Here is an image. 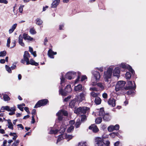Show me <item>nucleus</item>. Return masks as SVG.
Segmentation results:
<instances>
[{
  "instance_id": "nucleus-13",
  "label": "nucleus",
  "mask_w": 146,
  "mask_h": 146,
  "mask_svg": "<svg viewBox=\"0 0 146 146\" xmlns=\"http://www.w3.org/2000/svg\"><path fill=\"white\" fill-rule=\"evenodd\" d=\"M75 74V73L74 72H69L66 74L65 78L69 80H71Z\"/></svg>"
},
{
  "instance_id": "nucleus-42",
  "label": "nucleus",
  "mask_w": 146,
  "mask_h": 146,
  "mask_svg": "<svg viewBox=\"0 0 146 146\" xmlns=\"http://www.w3.org/2000/svg\"><path fill=\"white\" fill-rule=\"evenodd\" d=\"M3 98L5 101H9L10 100V98L6 94H4L3 96Z\"/></svg>"
},
{
  "instance_id": "nucleus-60",
  "label": "nucleus",
  "mask_w": 146,
  "mask_h": 146,
  "mask_svg": "<svg viewBox=\"0 0 146 146\" xmlns=\"http://www.w3.org/2000/svg\"><path fill=\"white\" fill-rule=\"evenodd\" d=\"M71 97V96H68L67 97L65 98L64 100V101L67 102L68 101L69 99H70Z\"/></svg>"
},
{
  "instance_id": "nucleus-51",
  "label": "nucleus",
  "mask_w": 146,
  "mask_h": 146,
  "mask_svg": "<svg viewBox=\"0 0 146 146\" xmlns=\"http://www.w3.org/2000/svg\"><path fill=\"white\" fill-rule=\"evenodd\" d=\"M128 65L126 64H125L122 63L121 64V67L124 69H126L127 68Z\"/></svg>"
},
{
  "instance_id": "nucleus-54",
  "label": "nucleus",
  "mask_w": 146,
  "mask_h": 146,
  "mask_svg": "<svg viewBox=\"0 0 146 146\" xmlns=\"http://www.w3.org/2000/svg\"><path fill=\"white\" fill-rule=\"evenodd\" d=\"M92 96L95 97V98L96 97H98V94L97 93H96L94 92H92Z\"/></svg>"
},
{
  "instance_id": "nucleus-59",
  "label": "nucleus",
  "mask_w": 146,
  "mask_h": 146,
  "mask_svg": "<svg viewBox=\"0 0 146 146\" xmlns=\"http://www.w3.org/2000/svg\"><path fill=\"white\" fill-rule=\"evenodd\" d=\"M127 84L128 85V86H133V84L132 81H128L127 82ZM135 86V85H134Z\"/></svg>"
},
{
  "instance_id": "nucleus-44",
  "label": "nucleus",
  "mask_w": 146,
  "mask_h": 146,
  "mask_svg": "<svg viewBox=\"0 0 146 146\" xmlns=\"http://www.w3.org/2000/svg\"><path fill=\"white\" fill-rule=\"evenodd\" d=\"M62 74V77L60 78L61 79V83L60 84L61 85V86H64L62 85V84L65 81V79L64 78V74H63V73H61Z\"/></svg>"
},
{
  "instance_id": "nucleus-31",
  "label": "nucleus",
  "mask_w": 146,
  "mask_h": 146,
  "mask_svg": "<svg viewBox=\"0 0 146 146\" xmlns=\"http://www.w3.org/2000/svg\"><path fill=\"white\" fill-rule=\"evenodd\" d=\"M126 69H127L129 72H131L132 74H135V71L134 70L132 69V67L130 65H128Z\"/></svg>"
},
{
  "instance_id": "nucleus-63",
  "label": "nucleus",
  "mask_w": 146,
  "mask_h": 146,
  "mask_svg": "<svg viewBox=\"0 0 146 146\" xmlns=\"http://www.w3.org/2000/svg\"><path fill=\"white\" fill-rule=\"evenodd\" d=\"M86 78H87V77L86 76H82L81 78V81H83L85 80L86 79Z\"/></svg>"
},
{
  "instance_id": "nucleus-19",
  "label": "nucleus",
  "mask_w": 146,
  "mask_h": 146,
  "mask_svg": "<svg viewBox=\"0 0 146 146\" xmlns=\"http://www.w3.org/2000/svg\"><path fill=\"white\" fill-rule=\"evenodd\" d=\"M60 0H54L51 4L52 8H55L59 3Z\"/></svg>"
},
{
  "instance_id": "nucleus-8",
  "label": "nucleus",
  "mask_w": 146,
  "mask_h": 146,
  "mask_svg": "<svg viewBox=\"0 0 146 146\" xmlns=\"http://www.w3.org/2000/svg\"><path fill=\"white\" fill-rule=\"evenodd\" d=\"M30 57V55L27 51L25 52L23 55V59L21 60V62L23 64L25 63V62L26 63L29 60V58Z\"/></svg>"
},
{
  "instance_id": "nucleus-7",
  "label": "nucleus",
  "mask_w": 146,
  "mask_h": 146,
  "mask_svg": "<svg viewBox=\"0 0 146 146\" xmlns=\"http://www.w3.org/2000/svg\"><path fill=\"white\" fill-rule=\"evenodd\" d=\"M48 102V101L47 99H44L39 100L36 104L34 108H37L45 105Z\"/></svg>"
},
{
  "instance_id": "nucleus-48",
  "label": "nucleus",
  "mask_w": 146,
  "mask_h": 146,
  "mask_svg": "<svg viewBox=\"0 0 146 146\" xmlns=\"http://www.w3.org/2000/svg\"><path fill=\"white\" fill-rule=\"evenodd\" d=\"M6 52L5 51H1L0 52V57L4 56H6Z\"/></svg>"
},
{
  "instance_id": "nucleus-37",
  "label": "nucleus",
  "mask_w": 146,
  "mask_h": 146,
  "mask_svg": "<svg viewBox=\"0 0 146 146\" xmlns=\"http://www.w3.org/2000/svg\"><path fill=\"white\" fill-rule=\"evenodd\" d=\"M36 24L38 25H41L43 23V21L39 18L37 19L36 20Z\"/></svg>"
},
{
  "instance_id": "nucleus-52",
  "label": "nucleus",
  "mask_w": 146,
  "mask_h": 146,
  "mask_svg": "<svg viewBox=\"0 0 146 146\" xmlns=\"http://www.w3.org/2000/svg\"><path fill=\"white\" fill-rule=\"evenodd\" d=\"M16 43L15 40H14L13 42H12L11 43L10 48H12L14 47L16 45Z\"/></svg>"
},
{
  "instance_id": "nucleus-15",
  "label": "nucleus",
  "mask_w": 146,
  "mask_h": 146,
  "mask_svg": "<svg viewBox=\"0 0 146 146\" xmlns=\"http://www.w3.org/2000/svg\"><path fill=\"white\" fill-rule=\"evenodd\" d=\"M57 54L56 52H54L51 49H49L48 52V56L51 58H54V55H56Z\"/></svg>"
},
{
  "instance_id": "nucleus-6",
  "label": "nucleus",
  "mask_w": 146,
  "mask_h": 146,
  "mask_svg": "<svg viewBox=\"0 0 146 146\" xmlns=\"http://www.w3.org/2000/svg\"><path fill=\"white\" fill-rule=\"evenodd\" d=\"M56 115L58 116V119L61 120L62 119L63 116H67L68 113L66 111L61 110L58 112Z\"/></svg>"
},
{
  "instance_id": "nucleus-28",
  "label": "nucleus",
  "mask_w": 146,
  "mask_h": 146,
  "mask_svg": "<svg viewBox=\"0 0 146 146\" xmlns=\"http://www.w3.org/2000/svg\"><path fill=\"white\" fill-rule=\"evenodd\" d=\"M101 102V100L99 97H96L94 100V102L96 105L100 104Z\"/></svg>"
},
{
  "instance_id": "nucleus-41",
  "label": "nucleus",
  "mask_w": 146,
  "mask_h": 146,
  "mask_svg": "<svg viewBox=\"0 0 146 146\" xmlns=\"http://www.w3.org/2000/svg\"><path fill=\"white\" fill-rule=\"evenodd\" d=\"M125 75L126 78L128 80L130 79L131 77V74L129 72H126Z\"/></svg>"
},
{
  "instance_id": "nucleus-5",
  "label": "nucleus",
  "mask_w": 146,
  "mask_h": 146,
  "mask_svg": "<svg viewBox=\"0 0 146 146\" xmlns=\"http://www.w3.org/2000/svg\"><path fill=\"white\" fill-rule=\"evenodd\" d=\"M94 143L95 146H105L103 139L99 137H97L95 139Z\"/></svg>"
},
{
  "instance_id": "nucleus-23",
  "label": "nucleus",
  "mask_w": 146,
  "mask_h": 146,
  "mask_svg": "<svg viewBox=\"0 0 146 146\" xmlns=\"http://www.w3.org/2000/svg\"><path fill=\"white\" fill-rule=\"evenodd\" d=\"M17 24L15 23L13 24L11 28L9 30V34L12 33L16 28L17 27Z\"/></svg>"
},
{
  "instance_id": "nucleus-18",
  "label": "nucleus",
  "mask_w": 146,
  "mask_h": 146,
  "mask_svg": "<svg viewBox=\"0 0 146 146\" xmlns=\"http://www.w3.org/2000/svg\"><path fill=\"white\" fill-rule=\"evenodd\" d=\"M23 36L24 39L25 40H28L31 41L33 40V38L28 35L27 34H24L23 35Z\"/></svg>"
},
{
  "instance_id": "nucleus-62",
  "label": "nucleus",
  "mask_w": 146,
  "mask_h": 146,
  "mask_svg": "<svg viewBox=\"0 0 146 146\" xmlns=\"http://www.w3.org/2000/svg\"><path fill=\"white\" fill-rule=\"evenodd\" d=\"M36 111L35 109H33L31 113L32 115V116H34L36 114Z\"/></svg>"
},
{
  "instance_id": "nucleus-34",
  "label": "nucleus",
  "mask_w": 146,
  "mask_h": 146,
  "mask_svg": "<svg viewBox=\"0 0 146 146\" xmlns=\"http://www.w3.org/2000/svg\"><path fill=\"white\" fill-rule=\"evenodd\" d=\"M102 121V119L101 117H99L96 118L95 120L96 123L97 124H100Z\"/></svg>"
},
{
  "instance_id": "nucleus-26",
  "label": "nucleus",
  "mask_w": 146,
  "mask_h": 146,
  "mask_svg": "<svg viewBox=\"0 0 146 146\" xmlns=\"http://www.w3.org/2000/svg\"><path fill=\"white\" fill-rule=\"evenodd\" d=\"M7 121L8 124V128L10 129L13 130V125L11 120L10 119H8L7 120Z\"/></svg>"
},
{
  "instance_id": "nucleus-29",
  "label": "nucleus",
  "mask_w": 146,
  "mask_h": 146,
  "mask_svg": "<svg viewBox=\"0 0 146 146\" xmlns=\"http://www.w3.org/2000/svg\"><path fill=\"white\" fill-rule=\"evenodd\" d=\"M82 89V86L80 84L78 85L77 86L75 87L74 90L75 91H80Z\"/></svg>"
},
{
  "instance_id": "nucleus-57",
  "label": "nucleus",
  "mask_w": 146,
  "mask_h": 146,
  "mask_svg": "<svg viewBox=\"0 0 146 146\" xmlns=\"http://www.w3.org/2000/svg\"><path fill=\"white\" fill-rule=\"evenodd\" d=\"M102 97L104 99H107L108 98V94L106 93H104L102 94Z\"/></svg>"
},
{
  "instance_id": "nucleus-56",
  "label": "nucleus",
  "mask_w": 146,
  "mask_h": 146,
  "mask_svg": "<svg viewBox=\"0 0 146 146\" xmlns=\"http://www.w3.org/2000/svg\"><path fill=\"white\" fill-rule=\"evenodd\" d=\"M5 133V130L1 128V126H0V133L1 134H4Z\"/></svg>"
},
{
  "instance_id": "nucleus-1",
  "label": "nucleus",
  "mask_w": 146,
  "mask_h": 146,
  "mask_svg": "<svg viewBox=\"0 0 146 146\" xmlns=\"http://www.w3.org/2000/svg\"><path fill=\"white\" fill-rule=\"evenodd\" d=\"M135 86H128L124 87L126 82L123 81H118L115 86V90L117 92L120 90H135L136 88V86L134 82H133Z\"/></svg>"
},
{
  "instance_id": "nucleus-3",
  "label": "nucleus",
  "mask_w": 146,
  "mask_h": 146,
  "mask_svg": "<svg viewBox=\"0 0 146 146\" xmlns=\"http://www.w3.org/2000/svg\"><path fill=\"white\" fill-rule=\"evenodd\" d=\"M113 69L109 68L106 72H104V77L105 81L108 82V79L111 78Z\"/></svg>"
},
{
  "instance_id": "nucleus-58",
  "label": "nucleus",
  "mask_w": 146,
  "mask_h": 146,
  "mask_svg": "<svg viewBox=\"0 0 146 146\" xmlns=\"http://www.w3.org/2000/svg\"><path fill=\"white\" fill-rule=\"evenodd\" d=\"M24 6H21L19 8V11L20 13H22L23 11V8Z\"/></svg>"
},
{
  "instance_id": "nucleus-22",
  "label": "nucleus",
  "mask_w": 146,
  "mask_h": 146,
  "mask_svg": "<svg viewBox=\"0 0 146 146\" xmlns=\"http://www.w3.org/2000/svg\"><path fill=\"white\" fill-rule=\"evenodd\" d=\"M97 85L102 90L104 89V87L102 83H96V84L92 83V86H96Z\"/></svg>"
},
{
  "instance_id": "nucleus-53",
  "label": "nucleus",
  "mask_w": 146,
  "mask_h": 146,
  "mask_svg": "<svg viewBox=\"0 0 146 146\" xmlns=\"http://www.w3.org/2000/svg\"><path fill=\"white\" fill-rule=\"evenodd\" d=\"M17 107L21 111H23V106H22V105H21V104L18 105H17Z\"/></svg>"
},
{
  "instance_id": "nucleus-50",
  "label": "nucleus",
  "mask_w": 146,
  "mask_h": 146,
  "mask_svg": "<svg viewBox=\"0 0 146 146\" xmlns=\"http://www.w3.org/2000/svg\"><path fill=\"white\" fill-rule=\"evenodd\" d=\"M19 140H17L15 141L14 143L13 144V146H17L19 143Z\"/></svg>"
},
{
  "instance_id": "nucleus-64",
  "label": "nucleus",
  "mask_w": 146,
  "mask_h": 146,
  "mask_svg": "<svg viewBox=\"0 0 146 146\" xmlns=\"http://www.w3.org/2000/svg\"><path fill=\"white\" fill-rule=\"evenodd\" d=\"M120 142L119 141H117L114 143V146H118Z\"/></svg>"
},
{
  "instance_id": "nucleus-55",
  "label": "nucleus",
  "mask_w": 146,
  "mask_h": 146,
  "mask_svg": "<svg viewBox=\"0 0 146 146\" xmlns=\"http://www.w3.org/2000/svg\"><path fill=\"white\" fill-rule=\"evenodd\" d=\"M86 118V117L85 115H83L81 116V120L82 121H84L85 120Z\"/></svg>"
},
{
  "instance_id": "nucleus-9",
  "label": "nucleus",
  "mask_w": 146,
  "mask_h": 146,
  "mask_svg": "<svg viewBox=\"0 0 146 146\" xmlns=\"http://www.w3.org/2000/svg\"><path fill=\"white\" fill-rule=\"evenodd\" d=\"M119 128V126L118 124H116L115 126L110 125L108 128V130L109 132H112L114 130H118Z\"/></svg>"
},
{
  "instance_id": "nucleus-20",
  "label": "nucleus",
  "mask_w": 146,
  "mask_h": 146,
  "mask_svg": "<svg viewBox=\"0 0 146 146\" xmlns=\"http://www.w3.org/2000/svg\"><path fill=\"white\" fill-rule=\"evenodd\" d=\"M29 64L32 65H35L36 66H37L38 65V63L35 62L32 59H31L30 61L29 60L27 63V65Z\"/></svg>"
},
{
  "instance_id": "nucleus-38",
  "label": "nucleus",
  "mask_w": 146,
  "mask_h": 146,
  "mask_svg": "<svg viewBox=\"0 0 146 146\" xmlns=\"http://www.w3.org/2000/svg\"><path fill=\"white\" fill-rule=\"evenodd\" d=\"M129 90L127 92V94L129 95H133L134 94L135 92L134 90Z\"/></svg>"
},
{
  "instance_id": "nucleus-17",
  "label": "nucleus",
  "mask_w": 146,
  "mask_h": 146,
  "mask_svg": "<svg viewBox=\"0 0 146 146\" xmlns=\"http://www.w3.org/2000/svg\"><path fill=\"white\" fill-rule=\"evenodd\" d=\"M11 108L8 106H3L1 107L0 112H4L5 111H10Z\"/></svg>"
},
{
  "instance_id": "nucleus-49",
  "label": "nucleus",
  "mask_w": 146,
  "mask_h": 146,
  "mask_svg": "<svg viewBox=\"0 0 146 146\" xmlns=\"http://www.w3.org/2000/svg\"><path fill=\"white\" fill-rule=\"evenodd\" d=\"M81 123L80 122V120H79L78 121H77L75 124V126L76 128H78L79 127Z\"/></svg>"
},
{
  "instance_id": "nucleus-33",
  "label": "nucleus",
  "mask_w": 146,
  "mask_h": 146,
  "mask_svg": "<svg viewBox=\"0 0 146 146\" xmlns=\"http://www.w3.org/2000/svg\"><path fill=\"white\" fill-rule=\"evenodd\" d=\"M89 108L86 107H83L82 108V110H81V114L83 113V114L85 113L88 110Z\"/></svg>"
},
{
  "instance_id": "nucleus-10",
  "label": "nucleus",
  "mask_w": 146,
  "mask_h": 146,
  "mask_svg": "<svg viewBox=\"0 0 146 146\" xmlns=\"http://www.w3.org/2000/svg\"><path fill=\"white\" fill-rule=\"evenodd\" d=\"M108 103L110 106L114 107L116 105V100L113 98H110L108 100Z\"/></svg>"
},
{
  "instance_id": "nucleus-27",
  "label": "nucleus",
  "mask_w": 146,
  "mask_h": 146,
  "mask_svg": "<svg viewBox=\"0 0 146 146\" xmlns=\"http://www.w3.org/2000/svg\"><path fill=\"white\" fill-rule=\"evenodd\" d=\"M16 110V107L15 106L11 108L10 111L11 112L9 113V115H12L15 114V111Z\"/></svg>"
},
{
  "instance_id": "nucleus-36",
  "label": "nucleus",
  "mask_w": 146,
  "mask_h": 146,
  "mask_svg": "<svg viewBox=\"0 0 146 146\" xmlns=\"http://www.w3.org/2000/svg\"><path fill=\"white\" fill-rule=\"evenodd\" d=\"M68 128L67 129V131L68 132H70L71 131H73L74 129V126L73 125L69 126L68 125Z\"/></svg>"
},
{
  "instance_id": "nucleus-40",
  "label": "nucleus",
  "mask_w": 146,
  "mask_h": 146,
  "mask_svg": "<svg viewBox=\"0 0 146 146\" xmlns=\"http://www.w3.org/2000/svg\"><path fill=\"white\" fill-rule=\"evenodd\" d=\"M76 101L75 100H73L72 101L69 103V106L71 108L74 107L75 105Z\"/></svg>"
},
{
  "instance_id": "nucleus-11",
  "label": "nucleus",
  "mask_w": 146,
  "mask_h": 146,
  "mask_svg": "<svg viewBox=\"0 0 146 146\" xmlns=\"http://www.w3.org/2000/svg\"><path fill=\"white\" fill-rule=\"evenodd\" d=\"M85 94L83 93H81L79 95L76 96L77 101L80 102L84 100L85 99Z\"/></svg>"
},
{
  "instance_id": "nucleus-24",
  "label": "nucleus",
  "mask_w": 146,
  "mask_h": 146,
  "mask_svg": "<svg viewBox=\"0 0 146 146\" xmlns=\"http://www.w3.org/2000/svg\"><path fill=\"white\" fill-rule=\"evenodd\" d=\"M23 41V37L21 35H20L19 37V44L22 46H25V44Z\"/></svg>"
},
{
  "instance_id": "nucleus-30",
  "label": "nucleus",
  "mask_w": 146,
  "mask_h": 146,
  "mask_svg": "<svg viewBox=\"0 0 146 146\" xmlns=\"http://www.w3.org/2000/svg\"><path fill=\"white\" fill-rule=\"evenodd\" d=\"M65 134H61L60 135H59L57 139V143L58 142L60 141L61 140H62L64 138H65Z\"/></svg>"
},
{
  "instance_id": "nucleus-16",
  "label": "nucleus",
  "mask_w": 146,
  "mask_h": 146,
  "mask_svg": "<svg viewBox=\"0 0 146 146\" xmlns=\"http://www.w3.org/2000/svg\"><path fill=\"white\" fill-rule=\"evenodd\" d=\"M92 130L94 133H97L99 131V129L96 125L94 124H92Z\"/></svg>"
},
{
  "instance_id": "nucleus-39",
  "label": "nucleus",
  "mask_w": 146,
  "mask_h": 146,
  "mask_svg": "<svg viewBox=\"0 0 146 146\" xmlns=\"http://www.w3.org/2000/svg\"><path fill=\"white\" fill-rule=\"evenodd\" d=\"M73 136L72 135H65V138L68 141L72 139Z\"/></svg>"
},
{
  "instance_id": "nucleus-2",
  "label": "nucleus",
  "mask_w": 146,
  "mask_h": 146,
  "mask_svg": "<svg viewBox=\"0 0 146 146\" xmlns=\"http://www.w3.org/2000/svg\"><path fill=\"white\" fill-rule=\"evenodd\" d=\"M66 128V126L64 125L61 126L60 129L59 130H58L57 129L54 130L53 128H50V131L49 132V133L50 134H55L58 132L63 133L65 132Z\"/></svg>"
},
{
  "instance_id": "nucleus-4",
  "label": "nucleus",
  "mask_w": 146,
  "mask_h": 146,
  "mask_svg": "<svg viewBox=\"0 0 146 146\" xmlns=\"http://www.w3.org/2000/svg\"><path fill=\"white\" fill-rule=\"evenodd\" d=\"M93 76L92 77V83L96 84L98 82L100 78V73L96 71L93 72Z\"/></svg>"
},
{
  "instance_id": "nucleus-35",
  "label": "nucleus",
  "mask_w": 146,
  "mask_h": 146,
  "mask_svg": "<svg viewBox=\"0 0 146 146\" xmlns=\"http://www.w3.org/2000/svg\"><path fill=\"white\" fill-rule=\"evenodd\" d=\"M66 91L67 92H70L72 91V89L71 88V85H67L65 88Z\"/></svg>"
},
{
  "instance_id": "nucleus-43",
  "label": "nucleus",
  "mask_w": 146,
  "mask_h": 146,
  "mask_svg": "<svg viewBox=\"0 0 146 146\" xmlns=\"http://www.w3.org/2000/svg\"><path fill=\"white\" fill-rule=\"evenodd\" d=\"M59 90V94H61L62 96H66L67 93L63 91V90L61 88Z\"/></svg>"
},
{
  "instance_id": "nucleus-61",
  "label": "nucleus",
  "mask_w": 146,
  "mask_h": 146,
  "mask_svg": "<svg viewBox=\"0 0 146 146\" xmlns=\"http://www.w3.org/2000/svg\"><path fill=\"white\" fill-rule=\"evenodd\" d=\"M0 3H3L7 4L8 3V1L6 0H0Z\"/></svg>"
},
{
  "instance_id": "nucleus-14",
  "label": "nucleus",
  "mask_w": 146,
  "mask_h": 146,
  "mask_svg": "<svg viewBox=\"0 0 146 146\" xmlns=\"http://www.w3.org/2000/svg\"><path fill=\"white\" fill-rule=\"evenodd\" d=\"M111 118L109 113H106L103 116V120L105 121H108L110 120Z\"/></svg>"
},
{
  "instance_id": "nucleus-46",
  "label": "nucleus",
  "mask_w": 146,
  "mask_h": 146,
  "mask_svg": "<svg viewBox=\"0 0 146 146\" xmlns=\"http://www.w3.org/2000/svg\"><path fill=\"white\" fill-rule=\"evenodd\" d=\"M30 32L32 35L35 34L36 33V31L33 28H32L30 29Z\"/></svg>"
},
{
  "instance_id": "nucleus-21",
  "label": "nucleus",
  "mask_w": 146,
  "mask_h": 146,
  "mask_svg": "<svg viewBox=\"0 0 146 146\" xmlns=\"http://www.w3.org/2000/svg\"><path fill=\"white\" fill-rule=\"evenodd\" d=\"M106 113H105L104 108H101L98 111V114H97L99 116H103Z\"/></svg>"
},
{
  "instance_id": "nucleus-45",
  "label": "nucleus",
  "mask_w": 146,
  "mask_h": 146,
  "mask_svg": "<svg viewBox=\"0 0 146 146\" xmlns=\"http://www.w3.org/2000/svg\"><path fill=\"white\" fill-rule=\"evenodd\" d=\"M6 70L9 73H11L12 72L11 68L10 67L8 66L7 65H6L5 66Z\"/></svg>"
},
{
  "instance_id": "nucleus-32",
  "label": "nucleus",
  "mask_w": 146,
  "mask_h": 146,
  "mask_svg": "<svg viewBox=\"0 0 146 146\" xmlns=\"http://www.w3.org/2000/svg\"><path fill=\"white\" fill-rule=\"evenodd\" d=\"M82 110V108L81 107H79L75 110L74 112L76 114H81Z\"/></svg>"
},
{
  "instance_id": "nucleus-25",
  "label": "nucleus",
  "mask_w": 146,
  "mask_h": 146,
  "mask_svg": "<svg viewBox=\"0 0 146 146\" xmlns=\"http://www.w3.org/2000/svg\"><path fill=\"white\" fill-rule=\"evenodd\" d=\"M110 135L113 138H114L116 136L118 137L119 138H120L121 137L119 134L117 132H113L110 133Z\"/></svg>"
},
{
  "instance_id": "nucleus-12",
  "label": "nucleus",
  "mask_w": 146,
  "mask_h": 146,
  "mask_svg": "<svg viewBox=\"0 0 146 146\" xmlns=\"http://www.w3.org/2000/svg\"><path fill=\"white\" fill-rule=\"evenodd\" d=\"M120 71L118 67H115L113 71V75L114 76L118 77L119 76Z\"/></svg>"
},
{
  "instance_id": "nucleus-47",
  "label": "nucleus",
  "mask_w": 146,
  "mask_h": 146,
  "mask_svg": "<svg viewBox=\"0 0 146 146\" xmlns=\"http://www.w3.org/2000/svg\"><path fill=\"white\" fill-rule=\"evenodd\" d=\"M11 42V38L10 37H9L7 41V43L6 44L7 46L8 47V48H9L10 47V43Z\"/></svg>"
}]
</instances>
